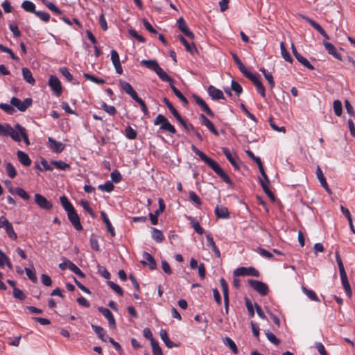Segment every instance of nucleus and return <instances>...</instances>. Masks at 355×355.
Returning <instances> with one entry per match:
<instances>
[{
    "instance_id": "f257e3e1",
    "label": "nucleus",
    "mask_w": 355,
    "mask_h": 355,
    "mask_svg": "<svg viewBox=\"0 0 355 355\" xmlns=\"http://www.w3.org/2000/svg\"><path fill=\"white\" fill-rule=\"evenodd\" d=\"M193 152L198 155V157L209 166L225 182L228 184H232V182L226 173L222 169L218 164L213 159L209 157L203 152L200 150L195 145L191 146Z\"/></svg>"
},
{
    "instance_id": "f03ea898",
    "label": "nucleus",
    "mask_w": 355,
    "mask_h": 355,
    "mask_svg": "<svg viewBox=\"0 0 355 355\" xmlns=\"http://www.w3.org/2000/svg\"><path fill=\"white\" fill-rule=\"evenodd\" d=\"M140 64L155 71L159 78L166 83H173V80L161 68L155 60H143Z\"/></svg>"
},
{
    "instance_id": "7ed1b4c3",
    "label": "nucleus",
    "mask_w": 355,
    "mask_h": 355,
    "mask_svg": "<svg viewBox=\"0 0 355 355\" xmlns=\"http://www.w3.org/2000/svg\"><path fill=\"white\" fill-rule=\"evenodd\" d=\"M15 127L12 128L8 123L1 124L0 123V136L10 137L15 141L20 142L21 137L17 132L15 131Z\"/></svg>"
},
{
    "instance_id": "20e7f679",
    "label": "nucleus",
    "mask_w": 355,
    "mask_h": 355,
    "mask_svg": "<svg viewBox=\"0 0 355 355\" xmlns=\"http://www.w3.org/2000/svg\"><path fill=\"white\" fill-rule=\"evenodd\" d=\"M0 228L3 229L8 237L12 240L17 239L12 223L3 216L0 217Z\"/></svg>"
},
{
    "instance_id": "39448f33",
    "label": "nucleus",
    "mask_w": 355,
    "mask_h": 355,
    "mask_svg": "<svg viewBox=\"0 0 355 355\" xmlns=\"http://www.w3.org/2000/svg\"><path fill=\"white\" fill-rule=\"evenodd\" d=\"M33 100L31 98H27L23 101L17 97H12L10 99V104L21 112H25L28 107L31 106Z\"/></svg>"
},
{
    "instance_id": "423d86ee",
    "label": "nucleus",
    "mask_w": 355,
    "mask_h": 355,
    "mask_svg": "<svg viewBox=\"0 0 355 355\" xmlns=\"http://www.w3.org/2000/svg\"><path fill=\"white\" fill-rule=\"evenodd\" d=\"M249 285L261 295L265 296L268 293L269 289L266 284L254 279L248 280Z\"/></svg>"
},
{
    "instance_id": "0eeeda50",
    "label": "nucleus",
    "mask_w": 355,
    "mask_h": 355,
    "mask_svg": "<svg viewBox=\"0 0 355 355\" xmlns=\"http://www.w3.org/2000/svg\"><path fill=\"white\" fill-rule=\"evenodd\" d=\"M235 276H253L258 277H259V272L253 267H239L234 271Z\"/></svg>"
},
{
    "instance_id": "6e6552de",
    "label": "nucleus",
    "mask_w": 355,
    "mask_h": 355,
    "mask_svg": "<svg viewBox=\"0 0 355 355\" xmlns=\"http://www.w3.org/2000/svg\"><path fill=\"white\" fill-rule=\"evenodd\" d=\"M49 85L57 96L59 97L62 94V87L61 83L57 76L54 75L50 76Z\"/></svg>"
},
{
    "instance_id": "1a4fd4ad",
    "label": "nucleus",
    "mask_w": 355,
    "mask_h": 355,
    "mask_svg": "<svg viewBox=\"0 0 355 355\" xmlns=\"http://www.w3.org/2000/svg\"><path fill=\"white\" fill-rule=\"evenodd\" d=\"M34 197L35 202L41 209L51 210L53 208V204L42 194L35 193Z\"/></svg>"
},
{
    "instance_id": "9d476101",
    "label": "nucleus",
    "mask_w": 355,
    "mask_h": 355,
    "mask_svg": "<svg viewBox=\"0 0 355 355\" xmlns=\"http://www.w3.org/2000/svg\"><path fill=\"white\" fill-rule=\"evenodd\" d=\"M67 216L71 222V223L73 225L74 228L77 231H81L83 230V226L80 223V218L76 211V209L73 208V209L70 210L69 211L67 212Z\"/></svg>"
},
{
    "instance_id": "9b49d317",
    "label": "nucleus",
    "mask_w": 355,
    "mask_h": 355,
    "mask_svg": "<svg viewBox=\"0 0 355 355\" xmlns=\"http://www.w3.org/2000/svg\"><path fill=\"white\" fill-rule=\"evenodd\" d=\"M48 142H49V148L56 153H60L63 151V150L65 148V144L58 141L55 139H54L53 137H49L48 138Z\"/></svg>"
},
{
    "instance_id": "f8f14e48",
    "label": "nucleus",
    "mask_w": 355,
    "mask_h": 355,
    "mask_svg": "<svg viewBox=\"0 0 355 355\" xmlns=\"http://www.w3.org/2000/svg\"><path fill=\"white\" fill-rule=\"evenodd\" d=\"M178 28L182 32L185 36L190 39L194 38V34L190 31L187 26L184 19L182 17H180L177 21Z\"/></svg>"
},
{
    "instance_id": "ddd939ff",
    "label": "nucleus",
    "mask_w": 355,
    "mask_h": 355,
    "mask_svg": "<svg viewBox=\"0 0 355 355\" xmlns=\"http://www.w3.org/2000/svg\"><path fill=\"white\" fill-rule=\"evenodd\" d=\"M193 98L196 101V103L200 107L202 111L207 113L211 117L214 116V113L211 110L207 104L205 102V101L197 95H193Z\"/></svg>"
},
{
    "instance_id": "4468645a",
    "label": "nucleus",
    "mask_w": 355,
    "mask_h": 355,
    "mask_svg": "<svg viewBox=\"0 0 355 355\" xmlns=\"http://www.w3.org/2000/svg\"><path fill=\"white\" fill-rule=\"evenodd\" d=\"M111 60L116 72L119 74H121L123 73V69L121 64L119 53L116 50L113 49L111 51Z\"/></svg>"
},
{
    "instance_id": "2eb2a0df",
    "label": "nucleus",
    "mask_w": 355,
    "mask_h": 355,
    "mask_svg": "<svg viewBox=\"0 0 355 355\" xmlns=\"http://www.w3.org/2000/svg\"><path fill=\"white\" fill-rule=\"evenodd\" d=\"M222 151L227 160L234 166L235 169H239V159L236 155H233L226 147L222 148Z\"/></svg>"
},
{
    "instance_id": "dca6fc26",
    "label": "nucleus",
    "mask_w": 355,
    "mask_h": 355,
    "mask_svg": "<svg viewBox=\"0 0 355 355\" xmlns=\"http://www.w3.org/2000/svg\"><path fill=\"white\" fill-rule=\"evenodd\" d=\"M98 310L101 313L107 320L109 325L113 328H116V322L112 312L107 308L100 306Z\"/></svg>"
},
{
    "instance_id": "f3484780",
    "label": "nucleus",
    "mask_w": 355,
    "mask_h": 355,
    "mask_svg": "<svg viewBox=\"0 0 355 355\" xmlns=\"http://www.w3.org/2000/svg\"><path fill=\"white\" fill-rule=\"evenodd\" d=\"M165 209V205L162 198L159 199V209H157L154 214L150 213L149 216L153 225L158 223V216L160 213L163 212Z\"/></svg>"
},
{
    "instance_id": "a211bd4d",
    "label": "nucleus",
    "mask_w": 355,
    "mask_h": 355,
    "mask_svg": "<svg viewBox=\"0 0 355 355\" xmlns=\"http://www.w3.org/2000/svg\"><path fill=\"white\" fill-rule=\"evenodd\" d=\"M143 257L146 259V260L141 261V263L143 266H146L147 264H148L149 268L150 270H153L156 269L157 263H156L154 257L150 254H149L148 252H144L143 253Z\"/></svg>"
},
{
    "instance_id": "6ab92c4d",
    "label": "nucleus",
    "mask_w": 355,
    "mask_h": 355,
    "mask_svg": "<svg viewBox=\"0 0 355 355\" xmlns=\"http://www.w3.org/2000/svg\"><path fill=\"white\" fill-rule=\"evenodd\" d=\"M119 85L121 89H123L126 94L130 95L132 99H134L137 96V92L134 90L131 85L124 80L119 81Z\"/></svg>"
},
{
    "instance_id": "aec40b11",
    "label": "nucleus",
    "mask_w": 355,
    "mask_h": 355,
    "mask_svg": "<svg viewBox=\"0 0 355 355\" xmlns=\"http://www.w3.org/2000/svg\"><path fill=\"white\" fill-rule=\"evenodd\" d=\"M207 91L209 95L213 100L225 99L223 92L212 85L208 87Z\"/></svg>"
},
{
    "instance_id": "412c9836",
    "label": "nucleus",
    "mask_w": 355,
    "mask_h": 355,
    "mask_svg": "<svg viewBox=\"0 0 355 355\" xmlns=\"http://www.w3.org/2000/svg\"><path fill=\"white\" fill-rule=\"evenodd\" d=\"M316 175H317V178H318L319 182H320L322 187L326 190V191L328 193L331 194L332 193L331 190L329 189V187L327 184V182L326 181V179L323 175V173H322L321 168H320V166H318L316 169Z\"/></svg>"
},
{
    "instance_id": "4be33fe9",
    "label": "nucleus",
    "mask_w": 355,
    "mask_h": 355,
    "mask_svg": "<svg viewBox=\"0 0 355 355\" xmlns=\"http://www.w3.org/2000/svg\"><path fill=\"white\" fill-rule=\"evenodd\" d=\"M250 81L253 83V84L257 87V92L260 94V95L263 97H266V92H265V87L263 85L262 83L259 80V76L258 74H256L254 78H252Z\"/></svg>"
},
{
    "instance_id": "5701e85b",
    "label": "nucleus",
    "mask_w": 355,
    "mask_h": 355,
    "mask_svg": "<svg viewBox=\"0 0 355 355\" xmlns=\"http://www.w3.org/2000/svg\"><path fill=\"white\" fill-rule=\"evenodd\" d=\"M206 239H207V245L211 248V250L214 252L216 257H218V258L220 257V252L219 249L218 248V247L216 246L211 234L208 233L206 235Z\"/></svg>"
},
{
    "instance_id": "b1692460",
    "label": "nucleus",
    "mask_w": 355,
    "mask_h": 355,
    "mask_svg": "<svg viewBox=\"0 0 355 355\" xmlns=\"http://www.w3.org/2000/svg\"><path fill=\"white\" fill-rule=\"evenodd\" d=\"M200 119L202 120V123L205 125L210 132H211L214 135L218 136L219 133L218 130L214 127L212 122L203 114H200Z\"/></svg>"
},
{
    "instance_id": "393cba45",
    "label": "nucleus",
    "mask_w": 355,
    "mask_h": 355,
    "mask_svg": "<svg viewBox=\"0 0 355 355\" xmlns=\"http://www.w3.org/2000/svg\"><path fill=\"white\" fill-rule=\"evenodd\" d=\"M17 157L19 162L24 166H29L31 164V159H30L28 154L21 150L17 152Z\"/></svg>"
},
{
    "instance_id": "a878e982",
    "label": "nucleus",
    "mask_w": 355,
    "mask_h": 355,
    "mask_svg": "<svg viewBox=\"0 0 355 355\" xmlns=\"http://www.w3.org/2000/svg\"><path fill=\"white\" fill-rule=\"evenodd\" d=\"M214 212L216 216L219 218H228L230 217L228 209L224 206L217 205Z\"/></svg>"
},
{
    "instance_id": "bb28decb",
    "label": "nucleus",
    "mask_w": 355,
    "mask_h": 355,
    "mask_svg": "<svg viewBox=\"0 0 355 355\" xmlns=\"http://www.w3.org/2000/svg\"><path fill=\"white\" fill-rule=\"evenodd\" d=\"M178 39L182 43V44L184 46L186 51L187 52L191 53L193 54L194 52H197V49L196 46L193 43L190 44L187 42V40L182 35H179L178 36Z\"/></svg>"
},
{
    "instance_id": "cd10ccee",
    "label": "nucleus",
    "mask_w": 355,
    "mask_h": 355,
    "mask_svg": "<svg viewBox=\"0 0 355 355\" xmlns=\"http://www.w3.org/2000/svg\"><path fill=\"white\" fill-rule=\"evenodd\" d=\"M323 44L325 49L330 55H333L336 59L341 60L340 54L338 53L336 47L331 43L324 41Z\"/></svg>"
},
{
    "instance_id": "c85d7f7f",
    "label": "nucleus",
    "mask_w": 355,
    "mask_h": 355,
    "mask_svg": "<svg viewBox=\"0 0 355 355\" xmlns=\"http://www.w3.org/2000/svg\"><path fill=\"white\" fill-rule=\"evenodd\" d=\"M15 130H17L18 131V133H19L21 139V138L23 139L24 143L28 146L30 145V141H29L26 128H24L23 126H21L19 123H17L15 125Z\"/></svg>"
},
{
    "instance_id": "c756f323",
    "label": "nucleus",
    "mask_w": 355,
    "mask_h": 355,
    "mask_svg": "<svg viewBox=\"0 0 355 355\" xmlns=\"http://www.w3.org/2000/svg\"><path fill=\"white\" fill-rule=\"evenodd\" d=\"M21 71L24 80L32 85H35V80L33 78L31 70L26 67H23Z\"/></svg>"
},
{
    "instance_id": "7c9ffc66",
    "label": "nucleus",
    "mask_w": 355,
    "mask_h": 355,
    "mask_svg": "<svg viewBox=\"0 0 355 355\" xmlns=\"http://www.w3.org/2000/svg\"><path fill=\"white\" fill-rule=\"evenodd\" d=\"M160 337L168 348H172L173 347L178 346L177 344L174 343L173 341L170 340V338L168 336L167 331L165 329H162L160 331Z\"/></svg>"
},
{
    "instance_id": "2f4dec72",
    "label": "nucleus",
    "mask_w": 355,
    "mask_h": 355,
    "mask_svg": "<svg viewBox=\"0 0 355 355\" xmlns=\"http://www.w3.org/2000/svg\"><path fill=\"white\" fill-rule=\"evenodd\" d=\"M340 279H341L342 284L343 286V288H344L347 295L349 297H351L352 296V289H351L350 284L348 282L347 273L341 274Z\"/></svg>"
},
{
    "instance_id": "473e14b6",
    "label": "nucleus",
    "mask_w": 355,
    "mask_h": 355,
    "mask_svg": "<svg viewBox=\"0 0 355 355\" xmlns=\"http://www.w3.org/2000/svg\"><path fill=\"white\" fill-rule=\"evenodd\" d=\"M92 328L97 334L98 337L103 341L106 342L108 336L105 335V331L103 328L100 326L92 324Z\"/></svg>"
},
{
    "instance_id": "72a5a7b5",
    "label": "nucleus",
    "mask_w": 355,
    "mask_h": 355,
    "mask_svg": "<svg viewBox=\"0 0 355 355\" xmlns=\"http://www.w3.org/2000/svg\"><path fill=\"white\" fill-rule=\"evenodd\" d=\"M152 238L157 243H161L164 240L162 232L155 227H152Z\"/></svg>"
},
{
    "instance_id": "f704fd0d",
    "label": "nucleus",
    "mask_w": 355,
    "mask_h": 355,
    "mask_svg": "<svg viewBox=\"0 0 355 355\" xmlns=\"http://www.w3.org/2000/svg\"><path fill=\"white\" fill-rule=\"evenodd\" d=\"M188 219L190 220V223L195 231L199 234H202L204 233V229L200 225L198 221L192 216H189Z\"/></svg>"
},
{
    "instance_id": "c9c22d12",
    "label": "nucleus",
    "mask_w": 355,
    "mask_h": 355,
    "mask_svg": "<svg viewBox=\"0 0 355 355\" xmlns=\"http://www.w3.org/2000/svg\"><path fill=\"white\" fill-rule=\"evenodd\" d=\"M223 343L225 345H227L232 350V352L234 354H238L239 350L236 347V345L235 344V343L234 342V340L232 338H230V337H225L223 339Z\"/></svg>"
},
{
    "instance_id": "e433bc0d",
    "label": "nucleus",
    "mask_w": 355,
    "mask_h": 355,
    "mask_svg": "<svg viewBox=\"0 0 355 355\" xmlns=\"http://www.w3.org/2000/svg\"><path fill=\"white\" fill-rule=\"evenodd\" d=\"M297 60L301 63L304 67H306L307 69H310V70H313L314 69V67L313 65H312L309 61L306 58H304V56H302L301 54H298V55H295V57Z\"/></svg>"
},
{
    "instance_id": "4c0bfd02",
    "label": "nucleus",
    "mask_w": 355,
    "mask_h": 355,
    "mask_svg": "<svg viewBox=\"0 0 355 355\" xmlns=\"http://www.w3.org/2000/svg\"><path fill=\"white\" fill-rule=\"evenodd\" d=\"M170 87L173 94L183 103L184 105H188L189 101L187 98L174 86L173 83H169Z\"/></svg>"
},
{
    "instance_id": "58836bf2",
    "label": "nucleus",
    "mask_w": 355,
    "mask_h": 355,
    "mask_svg": "<svg viewBox=\"0 0 355 355\" xmlns=\"http://www.w3.org/2000/svg\"><path fill=\"white\" fill-rule=\"evenodd\" d=\"M101 216H102L103 222L106 225V227L107 228V231L110 232V234H111L112 236H115L114 229L112 227V225L109 218L107 217L106 214L105 212L102 211L101 212Z\"/></svg>"
},
{
    "instance_id": "ea45409f",
    "label": "nucleus",
    "mask_w": 355,
    "mask_h": 355,
    "mask_svg": "<svg viewBox=\"0 0 355 355\" xmlns=\"http://www.w3.org/2000/svg\"><path fill=\"white\" fill-rule=\"evenodd\" d=\"M10 191L14 193L21 197L23 200H28L30 198V195L22 188L17 187L14 189V191L12 189H10Z\"/></svg>"
},
{
    "instance_id": "a19ab883",
    "label": "nucleus",
    "mask_w": 355,
    "mask_h": 355,
    "mask_svg": "<svg viewBox=\"0 0 355 355\" xmlns=\"http://www.w3.org/2000/svg\"><path fill=\"white\" fill-rule=\"evenodd\" d=\"M60 203L64 208V209L68 212L70 210L73 209L74 207L72 204L69 202V199L65 196H62L60 198Z\"/></svg>"
},
{
    "instance_id": "79ce46f5",
    "label": "nucleus",
    "mask_w": 355,
    "mask_h": 355,
    "mask_svg": "<svg viewBox=\"0 0 355 355\" xmlns=\"http://www.w3.org/2000/svg\"><path fill=\"white\" fill-rule=\"evenodd\" d=\"M21 8L28 12L34 13L35 12V6L31 1L26 0L23 1Z\"/></svg>"
},
{
    "instance_id": "37998d69",
    "label": "nucleus",
    "mask_w": 355,
    "mask_h": 355,
    "mask_svg": "<svg viewBox=\"0 0 355 355\" xmlns=\"http://www.w3.org/2000/svg\"><path fill=\"white\" fill-rule=\"evenodd\" d=\"M220 286L222 287L224 301L229 300V289L228 284L224 278L220 279Z\"/></svg>"
},
{
    "instance_id": "c03bdc74",
    "label": "nucleus",
    "mask_w": 355,
    "mask_h": 355,
    "mask_svg": "<svg viewBox=\"0 0 355 355\" xmlns=\"http://www.w3.org/2000/svg\"><path fill=\"white\" fill-rule=\"evenodd\" d=\"M5 168L8 175L13 179L17 176V171L10 162H6L5 164Z\"/></svg>"
},
{
    "instance_id": "a18cd8bd",
    "label": "nucleus",
    "mask_w": 355,
    "mask_h": 355,
    "mask_svg": "<svg viewBox=\"0 0 355 355\" xmlns=\"http://www.w3.org/2000/svg\"><path fill=\"white\" fill-rule=\"evenodd\" d=\"M303 293L312 301L320 302V300L315 293L306 287L302 286V288Z\"/></svg>"
},
{
    "instance_id": "49530a36",
    "label": "nucleus",
    "mask_w": 355,
    "mask_h": 355,
    "mask_svg": "<svg viewBox=\"0 0 355 355\" xmlns=\"http://www.w3.org/2000/svg\"><path fill=\"white\" fill-rule=\"evenodd\" d=\"M302 18L305 19L313 28L317 30L320 34L324 33V30L321 27V26L319 24L315 22L314 20L306 16H302Z\"/></svg>"
},
{
    "instance_id": "de8ad7c7",
    "label": "nucleus",
    "mask_w": 355,
    "mask_h": 355,
    "mask_svg": "<svg viewBox=\"0 0 355 355\" xmlns=\"http://www.w3.org/2000/svg\"><path fill=\"white\" fill-rule=\"evenodd\" d=\"M237 66L240 71L243 74V76L248 78L250 80L256 75L249 71L248 69L245 67V65L243 64V62H241Z\"/></svg>"
},
{
    "instance_id": "09e8293b",
    "label": "nucleus",
    "mask_w": 355,
    "mask_h": 355,
    "mask_svg": "<svg viewBox=\"0 0 355 355\" xmlns=\"http://www.w3.org/2000/svg\"><path fill=\"white\" fill-rule=\"evenodd\" d=\"M237 66L240 71L243 74V76L248 78L250 80L256 75L249 71L248 69L245 67V65L243 64V62H241Z\"/></svg>"
},
{
    "instance_id": "8fccbe9b",
    "label": "nucleus",
    "mask_w": 355,
    "mask_h": 355,
    "mask_svg": "<svg viewBox=\"0 0 355 355\" xmlns=\"http://www.w3.org/2000/svg\"><path fill=\"white\" fill-rule=\"evenodd\" d=\"M260 71L263 73L264 78L268 82L270 87L273 88L275 85V83L272 74L268 73L264 68H261Z\"/></svg>"
},
{
    "instance_id": "3c124183",
    "label": "nucleus",
    "mask_w": 355,
    "mask_h": 355,
    "mask_svg": "<svg viewBox=\"0 0 355 355\" xmlns=\"http://www.w3.org/2000/svg\"><path fill=\"white\" fill-rule=\"evenodd\" d=\"M280 49H281L282 56L284 58V59L286 61L291 63L293 60L292 57L291 56L290 53H288V51L286 50L284 42H281Z\"/></svg>"
},
{
    "instance_id": "603ef678",
    "label": "nucleus",
    "mask_w": 355,
    "mask_h": 355,
    "mask_svg": "<svg viewBox=\"0 0 355 355\" xmlns=\"http://www.w3.org/2000/svg\"><path fill=\"white\" fill-rule=\"evenodd\" d=\"M98 189L102 191L111 192L114 190V186L111 181H107L105 184L98 185Z\"/></svg>"
},
{
    "instance_id": "864d4df0",
    "label": "nucleus",
    "mask_w": 355,
    "mask_h": 355,
    "mask_svg": "<svg viewBox=\"0 0 355 355\" xmlns=\"http://www.w3.org/2000/svg\"><path fill=\"white\" fill-rule=\"evenodd\" d=\"M133 100H135L140 105L141 110L144 114L148 116L149 115V112L145 102L141 98H139L138 95Z\"/></svg>"
},
{
    "instance_id": "5fc2aeb1",
    "label": "nucleus",
    "mask_w": 355,
    "mask_h": 355,
    "mask_svg": "<svg viewBox=\"0 0 355 355\" xmlns=\"http://www.w3.org/2000/svg\"><path fill=\"white\" fill-rule=\"evenodd\" d=\"M42 1L49 10L55 14L60 15L62 13V11L52 2L48 0H42Z\"/></svg>"
},
{
    "instance_id": "6e6d98bb",
    "label": "nucleus",
    "mask_w": 355,
    "mask_h": 355,
    "mask_svg": "<svg viewBox=\"0 0 355 355\" xmlns=\"http://www.w3.org/2000/svg\"><path fill=\"white\" fill-rule=\"evenodd\" d=\"M51 163L55 166L56 168L62 171L69 170L71 168L69 164L63 161H52Z\"/></svg>"
},
{
    "instance_id": "4d7b16f0",
    "label": "nucleus",
    "mask_w": 355,
    "mask_h": 355,
    "mask_svg": "<svg viewBox=\"0 0 355 355\" xmlns=\"http://www.w3.org/2000/svg\"><path fill=\"white\" fill-rule=\"evenodd\" d=\"M159 129L164 131H167L171 134L176 133V130L175 127L172 124H171V123L168 121L164 123V124L161 125Z\"/></svg>"
},
{
    "instance_id": "13d9d810",
    "label": "nucleus",
    "mask_w": 355,
    "mask_h": 355,
    "mask_svg": "<svg viewBox=\"0 0 355 355\" xmlns=\"http://www.w3.org/2000/svg\"><path fill=\"white\" fill-rule=\"evenodd\" d=\"M0 51H1V52L6 53H8V55H10V58H11L12 60H15V61H17V62H18V61L19 60V58L17 56H16V55H15V53H13V51H12V49H9V48H8V47H6V46H3V44H0Z\"/></svg>"
},
{
    "instance_id": "bf43d9fd",
    "label": "nucleus",
    "mask_w": 355,
    "mask_h": 355,
    "mask_svg": "<svg viewBox=\"0 0 355 355\" xmlns=\"http://www.w3.org/2000/svg\"><path fill=\"white\" fill-rule=\"evenodd\" d=\"M333 106L335 114L338 116H341L343 112V106L341 101L339 100L334 101Z\"/></svg>"
},
{
    "instance_id": "052dcab7",
    "label": "nucleus",
    "mask_w": 355,
    "mask_h": 355,
    "mask_svg": "<svg viewBox=\"0 0 355 355\" xmlns=\"http://www.w3.org/2000/svg\"><path fill=\"white\" fill-rule=\"evenodd\" d=\"M125 137L129 139H135L137 136V132L132 127L127 126L125 129Z\"/></svg>"
},
{
    "instance_id": "680f3d73",
    "label": "nucleus",
    "mask_w": 355,
    "mask_h": 355,
    "mask_svg": "<svg viewBox=\"0 0 355 355\" xmlns=\"http://www.w3.org/2000/svg\"><path fill=\"white\" fill-rule=\"evenodd\" d=\"M265 334L268 340L275 345H278L280 343V340L278 339L275 334L269 331H265Z\"/></svg>"
},
{
    "instance_id": "e2e57ef3",
    "label": "nucleus",
    "mask_w": 355,
    "mask_h": 355,
    "mask_svg": "<svg viewBox=\"0 0 355 355\" xmlns=\"http://www.w3.org/2000/svg\"><path fill=\"white\" fill-rule=\"evenodd\" d=\"M101 108L110 115H115L116 113V110L114 106L108 105L105 102L101 103Z\"/></svg>"
},
{
    "instance_id": "0e129e2a",
    "label": "nucleus",
    "mask_w": 355,
    "mask_h": 355,
    "mask_svg": "<svg viewBox=\"0 0 355 355\" xmlns=\"http://www.w3.org/2000/svg\"><path fill=\"white\" fill-rule=\"evenodd\" d=\"M107 285L114 291L116 292L119 295L123 296V291L122 288L116 284H115L113 282L108 281Z\"/></svg>"
},
{
    "instance_id": "69168bd1",
    "label": "nucleus",
    "mask_w": 355,
    "mask_h": 355,
    "mask_svg": "<svg viewBox=\"0 0 355 355\" xmlns=\"http://www.w3.org/2000/svg\"><path fill=\"white\" fill-rule=\"evenodd\" d=\"M80 205L83 207V208L87 211L88 212V214L92 217V218H94L95 217V214L93 211V209L91 208V207L89 206V203L88 201L87 200H81L80 201Z\"/></svg>"
},
{
    "instance_id": "338daca9",
    "label": "nucleus",
    "mask_w": 355,
    "mask_h": 355,
    "mask_svg": "<svg viewBox=\"0 0 355 355\" xmlns=\"http://www.w3.org/2000/svg\"><path fill=\"white\" fill-rule=\"evenodd\" d=\"M153 355H163L162 350L159 345L158 342L153 340L151 343Z\"/></svg>"
},
{
    "instance_id": "774afa93",
    "label": "nucleus",
    "mask_w": 355,
    "mask_h": 355,
    "mask_svg": "<svg viewBox=\"0 0 355 355\" xmlns=\"http://www.w3.org/2000/svg\"><path fill=\"white\" fill-rule=\"evenodd\" d=\"M34 14L44 22H48L50 19V15L44 11H36Z\"/></svg>"
}]
</instances>
